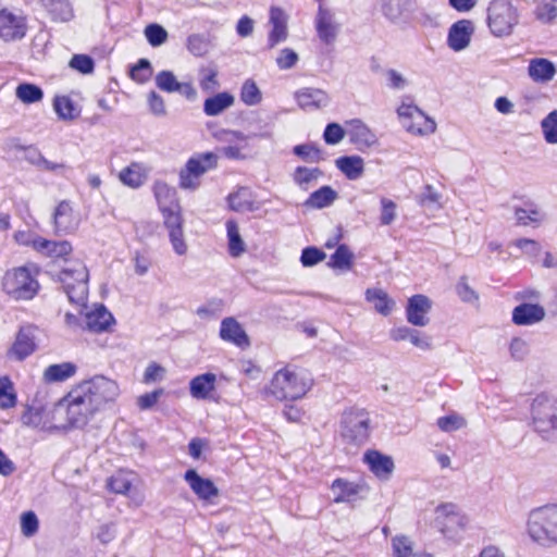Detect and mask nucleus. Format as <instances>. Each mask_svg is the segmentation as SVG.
Wrapping results in <instances>:
<instances>
[{
  "label": "nucleus",
  "instance_id": "nucleus-1",
  "mask_svg": "<svg viewBox=\"0 0 557 557\" xmlns=\"http://www.w3.org/2000/svg\"><path fill=\"white\" fill-rule=\"evenodd\" d=\"M97 411L86 392L77 385L55 405L51 419L59 422L61 430L83 428Z\"/></svg>",
  "mask_w": 557,
  "mask_h": 557
},
{
  "label": "nucleus",
  "instance_id": "nucleus-2",
  "mask_svg": "<svg viewBox=\"0 0 557 557\" xmlns=\"http://www.w3.org/2000/svg\"><path fill=\"white\" fill-rule=\"evenodd\" d=\"M312 386V379L304 371L285 367L276 371L268 386V393L277 400H297Z\"/></svg>",
  "mask_w": 557,
  "mask_h": 557
},
{
  "label": "nucleus",
  "instance_id": "nucleus-3",
  "mask_svg": "<svg viewBox=\"0 0 557 557\" xmlns=\"http://www.w3.org/2000/svg\"><path fill=\"white\" fill-rule=\"evenodd\" d=\"M527 531L531 540L543 547L557 545V505H546L531 510Z\"/></svg>",
  "mask_w": 557,
  "mask_h": 557
},
{
  "label": "nucleus",
  "instance_id": "nucleus-4",
  "mask_svg": "<svg viewBox=\"0 0 557 557\" xmlns=\"http://www.w3.org/2000/svg\"><path fill=\"white\" fill-rule=\"evenodd\" d=\"M36 275L27 265L9 269L2 276L1 289L15 301L32 300L40 289Z\"/></svg>",
  "mask_w": 557,
  "mask_h": 557
},
{
  "label": "nucleus",
  "instance_id": "nucleus-5",
  "mask_svg": "<svg viewBox=\"0 0 557 557\" xmlns=\"http://www.w3.org/2000/svg\"><path fill=\"white\" fill-rule=\"evenodd\" d=\"M89 273L86 265L79 261H69L59 273V280L72 304L85 306L88 297Z\"/></svg>",
  "mask_w": 557,
  "mask_h": 557
},
{
  "label": "nucleus",
  "instance_id": "nucleus-6",
  "mask_svg": "<svg viewBox=\"0 0 557 557\" xmlns=\"http://www.w3.org/2000/svg\"><path fill=\"white\" fill-rule=\"evenodd\" d=\"M486 23L495 37H508L519 23V12L510 0H492L486 10Z\"/></svg>",
  "mask_w": 557,
  "mask_h": 557
},
{
  "label": "nucleus",
  "instance_id": "nucleus-7",
  "mask_svg": "<svg viewBox=\"0 0 557 557\" xmlns=\"http://www.w3.org/2000/svg\"><path fill=\"white\" fill-rule=\"evenodd\" d=\"M218 165V157L213 152L198 153L189 158L178 173L181 189L195 191L201 185V177Z\"/></svg>",
  "mask_w": 557,
  "mask_h": 557
},
{
  "label": "nucleus",
  "instance_id": "nucleus-8",
  "mask_svg": "<svg viewBox=\"0 0 557 557\" xmlns=\"http://www.w3.org/2000/svg\"><path fill=\"white\" fill-rule=\"evenodd\" d=\"M218 165V157L213 152L198 153L189 158L178 173L181 189L195 191L201 185V177Z\"/></svg>",
  "mask_w": 557,
  "mask_h": 557
},
{
  "label": "nucleus",
  "instance_id": "nucleus-9",
  "mask_svg": "<svg viewBox=\"0 0 557 557\" xmlns=\"http://www.w3.org/2000/svg\"><path fill=\"white\" fill-rule=\"evenodd\" d=\"M218 165V157L213 152L198 153L189 158L178 173L181 189L195 191L201 185V177Z\"/></svg>",
  "mask_w": 557,
  "mask_h": 557
},
{
  "label": "nucleus",
  "instance_id": "nucleus-10",
  "mask_svg": "<svg viewBox=\"0 0 557 557\" xmlns=\"http://www.w3.org/2000/svg\"><path fill=\"white\" fill-rule=\"evenodd\" d=\"M532 425L542 437L557 431V400L546 394L537 395L531 405Z\"/></svg>",
  "mask_w": 557,
  "mask_h": 557
},
{
  "label": "nucleus",
  "instance_id": "nucleus-11",
  "mask_svg": "<svg viewBox=\"0 0 557 557\" xmlns=\"http://www.w3.org/2000/svg\"><path fill=\"white\" fill-rule=\"evenodd\" d=\"M370 435V417L363 409L344 411L341 420V436L355 446L363 445Z\"/></svg>",
  "mask_w": 557,
  "mask_h": 557
},
{
  "label": "nucleus",
  "instance_id": "nucleus-12",
  "mask_svg": "<svg viewBox=\"0 0 557 557\" xmlns=\"http://www.w3.org/2000/svg\"><path fill=\"white\" fill-rule=\"evenodd\" d=\"M78 386L83 392H86V395L98 411L108 403L114 401L120 395L117 383L103 375H96L90 380L82 382Z\"/></svg>",
  "mask_w": 557,
  "mask_h": 557
},
{
  "label": "nucleus",
  "instance_id": "nucleus-13",
  "mask_svg": "<svg viewBox=\"0 0 557 557\" xmlns=\"http://www.w3.org/2000/svg\"><path fill=\"white\" fill-rule=\"evenodd\" d=\"M397 114L403 126L411 134L428 135L436 129L435 122L411 102L401 101Z\"/></svg>",
  "mask_w": 557,
  "mask_h": 557
},
{
  "label": "nucleus",
  "instance_id": "nucleus-14",
  "mask_svg": "<svg viewBox=\"0 0 557 557\" xmlns=\"http://www.w3.org/2000/svg\"><path fill=\"white\" fill-rule=\"evenodd\" d=\"M223 144L220 153L230 160H245L248 156V136L238 131H222L218 136Z\"/></svg>",
  "mask_w": 557,
  "mask_h": 557
},
{
  "label": "nucleus",
  "instance_id": "nucleus-15",
  "mask_svg": "<svg viewBox=\"0 0 557 557\" xmlns=\"http://www.w3.org/2000/svg\"><path fill=\"white\" fill-rule=\"evenodd\" d=\"M53 227L57 235L74 233L79 226V216L74 212L73 206L67 200L58 203L53 212Z\"/></svg>",
  "mask_w": 557,
  "mask_h": 557
},
{
  "label": "nucleus",
  "instance_id": "nucleus-16",
  "mask_svg": "<svg viewBox=\"0 0 557 557\" xmlns=\"http://www.w3.org/2000/svg\"><path fill=\"white\" fill-rule=\"evenodd\" d=\"M271 30L268 34V48L273 49L288 37V15L280 7L272 5L269 11Z\"/></svg>",
  "mask_w": 557,
  "mask_h": 557
},
{
  "label": "nucleus",
  "instance_id": "nucleus-17",
  "mask_svg": "<svg viewBox=\"0 0 557 557\" xmlns=\"http://www.w3.org/2000/svg\"><path fill=\"white\" fill-rule=\"evenodd\" d=\"M332 492L335 494V503H351L358 498H364L369 492L366 482H351L345 479H336L331 485Z\"/></svg>",
  "mask_w": 557,
  "mask_h": 557
},
{
  "label": "nucleus",
  "instance_id": "nucleus-18",
  "mask_svg": "<svg viewBox=\"0 0 557 557\" xmlns=\"http://www.w3.org/2000/svg\"><path fill=\"white\" fill-rule=\"evenodd\" d=\"M474 33V25L470 20H459L454 23L447 35V46L456 52L467 49Z\"/></svg>",
  "mask_w": 557,
  "mask_h": 557
},
{
  "label": "nucleus",
  "instance_id": "nucleus-19",
  "mask_svg": "<svg viewBox=\"0 0 557 557\" xmlns=\"http://www.w3.org/2000/svg\"><path fill=\"white\" fill-rule=\"evenodd\" d=\"M26 21L8 10L0 11V37L5 41L20 40L26 35Z\"/></svg>",
  "mask_w": 557,
  "mask_h": 557
},
{
  "label": "nucleus",
  "instance_id": "nucleus-20",
  "mask_svg": "<svg viewBox=\"0 0 557 557\" xmlns=\"http://www.w3.org/2000/svg\"><path fill=\"white\" fill-rule=\"evenodd\" d=\"M432 301L422 294L413 295L408 299L406 307L407 321L414 326H425L430 319L428 313L431 311Z\"/></svg>",
  "mask_w": 557,
  "mask_h": 557
},
{
  "label": "nucleus",
  "instance_id": "nucleus-21",
  "mask_svg": "<svg viewBox=\"0 0 557 557\" xmlns=\"http://www.w3.org/2000/svg\"><path fill=\"white\" fill-rule=\"evenodd\" d=\"M190 490L201 500H211L219 495V490L210 479L202 478L195 469H188L184 474Z\"/></svg>",
  "mask_w": 557,
  "mask_h": 557
},
{
  "label": "nucleus",
  "instance_id": "nucleus-22",
  "mask_svg": "<svg viewBox=\"0 0 557 557\" xmlns=\"http://www.w3.org/2000/svg\"><path fill=\"white\" fill-rule=\"evenodd\" d=\"M295 98L298 106L306 111L322 109L330 103L326 91L319 88H301L296 91Z\"/></svg>",
  "mask_w": 557,
  "mask_h": 557
},
{
  "label": "nucleus",
  "instance_id": "nucleus-23",
  "mask_svg": "<svg viewBox=\"0 0 557 557\" xmlns=\"http://www.w3.org/2000/svg\"><path fill=\"white\" fill-rule=\"evenodd\" d=\"M363 461L371 472L381 480H388L395 468L392 457L377 450H368L363 456Z\"/></svg>",
  "mask_w": 557,
  "mask_h": 557
},
{
  "label": "nucleus",
  "instance_id": "nucleus-24",
  "mask_svg": "<svg viewBox=\"0 0 557 557\" xmlns=\"http://www.w3.org/2000/svg\"><path fill=\"white\" fill-rule=\"evenodd\" d=\"M348 136L359 149L369 148L376 144V135L359 119L347 122Z\"/></svg>",
  "mask_w": 557,
  "mask_h": 557
},
{
  "label": "nucleus",
  "instance_id": "nucleus-25",
  "mask_svg": "<svg viewBox=\"0 0 557 557\" xmlns=\"http://www.w3.org/2000/svg\"><path fill=\"white\" fill-rule=\"evenodd\" d=\"M220 337L240 348L249 346L248 335L234 318H225L222 320Z\"/></svg>",
  "mask_w": 557,
  "mask_h": 557
},
{
  "label": "nucleus",
  "instance_id": "nucleus-26",
  "mask_svg": "<svg viewBox=\"0 0 557 557\" xmlns=\"http://www.w3.org/2000/svg\"><path fill=\"white\" fill-rule=\"evenodd\" d=\"M315 27L319 38L324 44L330 45L335 41L339 26L330 11L324 9L319 10L315 20Z\"/></svg>",
  "mask_w": 557,
  "mask_h": 557
},
{
  "label": "nucleus",
  "instance_id": "nucleus-27",
  "mask_svg": "<svg viewBox=\"0 0 557 557\" xmlns=\"http://www.w3.org/2000/svg\"><path fill=\"white\" fill-rule=\"evenodd\" d=\"M150 169L140 162H132L119 173L121 183L131 188H139L148 178Z\"/></svg>",
  "mask_w": 557,
  "mask_h": 557
},
{
  "label": "nucleus",
  "instance_id": "nucleus-28",
  "mask_svg": "<svg viewBox=\"0 0 557 557\" xmlns=\"http://www.w3.org/2000/svg\"><path fill=\"white\" fill-rule=\"evenodd\" d=\"M114 322L112 313L103 305L97 306L85 317L86 327L95 333L109 331Z\"/></svg>",
  "mask_w": 557,
  "mask_h": 557
},
{
  "label": "nucleus",
  "instance_id": "nucleus-29",
  "mask_svg": "<svg viewBox=\"0 0 557 557\" xmlns=\"http://www.w3.org/2000/svg\"><path fill=\"white\" fill-rule=\"evenodd\" d=\"M21 420L24 425L34 429L44 431L61 430L59 422L54 424L50 422L49 413L42 408L27 407Z\"/></svg>",
  "mask_w": 557,
  "mask_h": 557
},
{
  "label": "nucleus",
  "instance_id": "nucleus-30",
  "mask_svg": "<svg viewBox=\"0 0 557 557\" xmlns=\"http://www.w3.org/2000/svg\"><path fill=\"white\" fill-rule=\"evenodd\" d=\"M545 317L543 307L534 304H521L512 311V321L517 325H531Z\"/></svg>",
  "mask_w": 557,
  "mask_h": 557
},
{
  "label": "nucleus",
  "instance_id": "nucleus-31",
  "mask_svg": "<svg viewBox=\"0 0 557 557\" xmlns=\"http://www.w3.org/2000/svg\"><path fill=\"white\" fill-rule=\"evenodd\" d=\"M412 0H380L381 13L391 23L398 24L406 20Z\"/></svg>",
  "mask_w": 557,
  "mask_h": 557
},
{
  "label": "nucleus",
  "instance_id": "nucleus-32",
  "mask_svg": "<svg viewBox=\"0 0 557 557\" xmlns=\"http://www.w3.org/2000/svg\"><path fill=\"white\" fill-rule=\"evenodd\" d=\"M528 74L535 83H548L556 74V66L548 59L535 58L529 63Z\"/></svg>",
  "mask_w": 557,
  "mask_h": 557
},
{
  "label": "nucleus",
  "instance_id": "nucleus-33",
  "mask_svg": "<svg viewBox=\"0 0 557 557\" xmlns=\"http://www.w3.org/2000/svg\"><path fill=\"white\" fill-rule=\"evenodd\" d=\"M34 331L30 326L21 327L16 339L11 348V354L17 359L23 360L35 350Z\"/></svg>",
  "mask_w": 557,
  "mask_h": 557
},
{
  "label": "nucleus",
  "instance_id": "nucleus-34",
  "mask_svg": "<svg viewBox=\"0 0 557 557\" xmlns=\"http://www.w3.org/2000/svg\"><path fill=\"white\" fill-rule=\"evenodd\" d=\"M33 247L51 258H63L72 251V245L67 240L54 242L40 237L33 240Z\"/></svg>",
  "mask_w": 557,
  "mask_h": 557
},
{
  "label": "nucleus",
  "instance_id": "nucleus-35",
  "mask_svg": "<svg viewBox=\"0 0 557 557\" xmlns=\"http://www.w3.org/2000/svg\"><path fill=\"white\" fill-rule=\"evenodd\" d=\"M53 22L67 23L74 17V10L69 0H40Z\"/></svg>",
  "mask_w": 557,
  "mask_h": 557
},
{
  "label": "nucleus",
  "instance_id": "nucleus-36",
  "mask_svg": "<svg viewBox=\"0 0 557 557\" xmlns=\"http://www.w3.org/2000/svg\"><path fill=\"white\" fill-rule=\"evenodd\" d=\"M216 376L213 373H205L195 376L189 383L190 395L196 399H206L215 388Z\"/></svg>",
  "mask_w": 557,
  "mask_h": 557
},
{
  "label": "nucleus",
  "instance_id": "nucleus-37",
  "mask_svg": "<svg viewBox=\"0 0 557 557\" xmlns=\"http://www.w3.org/2000/svg\"><path fill=\"white\" fill-rule=\"evenodd\" d=\"M152 189L160 210L170 207L177 208L180 205L175 188L171 187L165 182L156 181Z\"/></svg>",
  "mask_w": 557,
  "mask_h": 557
},
{
  "label": "nucleus",
  "instance_id": "nucleus-38",
  "mask_svg": "<svg viewBox=\"0 0 557 557\" xmlns=\"http://www.w3.org/2000/svg\"><path fill=\"white\" fill-rule=\"evenodd\" d=\"M234 96L224 91L205 100L203 112L208 116H216L234 104Z\"/></svg>",
  "mask_w": 557,
  "mask_h": 557
},
{
  "label": "nucleus",
  "instance_id": "nucleus-39",
  "mask_svg": "<svg viewBox=\"0 0 557 557\" xmlns=\"http://www.w3.org/2000/svg\"><path fill=\"white\" fill-rule=\"evenodd\" d=\"M337 169L343 172L348 180L359 178L364 171L363 159L359 156H345L336 159Z\"/></svg>",
  "mask_w": 557,
  "mask_h": 557
},
{
  "label": "nucleus",
  "instance_id": "nucleus-40",
  "mask_svg": "<svg viewBox=\"0 0 557 557\" xmlns=\"http://www.w3.org/2000/svg\"><path fill=\"white\" fill-rule=\"evenodd\" d=\"M366 299L373 304L374 309L383 315H388L395 306V301L381 288H368Z\"/></svg>",
  "mask_w": 557,
  "mask_h": 557
},
{
  "label": "nucleus",
  "instance_id": "nucleus-41",
  "mask_svg": "<svg viewBox=\"0 0 557 557\" xmlns=\"http://www.w3.org/2000/svg\"><path fill=\"white\" fill-rule=\"evenodd\" d=\"M337 193L331 186H322L311 193L304 205L311 209H323L330 207L337 199Z\"/></svg>",
  "mask_w": 557,
  "mask_h": 557
},
{
  "label": "nucleus",
  "instance_id": "nucleus-42",
  "mask_svg": "<svg viewBox=\"0 0 557 557\" xmlns=\"http://www.w3.org/2000/svg\"><path fill=\"white\" fill-rule=\"evenodd\" d=\"M76 366L72 362H62L49 366L44 372L46 382H63L76 372Z\"/></svg>",
  "mask_w": 557,
  "mask_h": 557
},
{
  "label": "nucleus",
  "instance_id": "nucleus-43",
  "mask_svg": "<svg viewBox=\"0 0 557 557\" xmlns=\"http://www.w3.org/2000/svg\"><path fill=\"white\" fill-rule=\"evenodd\" d=\"M515 216L517 223L523 226L530 224H540L545 219V214L534 203L525 205L523 208H516Z\"/></svg>",
  "mask_w": 557,
  "mask_h": 557
},
{
  "label": "nucleus",
  "instance_id": "nucleus-44",
  "mask_svg": "<svg viewBox=\"0 0 557 557\" xmlns=\"http://www.w3.org/2000/svg\"><path fill=\"white\" fill-rule=\"evenodd\" d=\"M53 109L58 116L64 121H73L79 116L81 110L67 96H57L53 99Z\"/></svg>",
  "mask_w": 557,
  "mask_h": 557
},
{
  "label": "nucleus",
  "instance_id": "nucleus-45",
  "mask_svg": "<svg viewBox=\"0 0 557 557\" xmlns=\"http://www.w3.org/2000/svg\"><path fill=\"white\" fill-rule=\"evenodd\" d=\"M354 262V253L345 244L337 246L334 253L331 256L329 267L339 270L348 271L351 269Z\"/></svg>",
  "mask_w": 557,
  "mask_h": 557
},
{
  "label": "nucleus",
  "instance_id": "nucleus-46",
  "mask_svg": "<svg viewBox=\"0 0 557 557\" xmlns=\"http://www.w3.org/2000/svg\"><path fill=\"white\" fill-rule=\"evenodd\" d=\"M322 174L318 168L298 166L293 173V180L301 189L307 190L310 184L317 182Z\"/></svg>",
  "mask_w": 557,
  "mask_h": 557
},
{
  "label": "nucleus",
  "instance_id": "nucleus-47",
  "mask_svg": "<svg viewBox=\"0 0 557 557\" xmlns=\"http://www.w3.org/2000/svg\"><path fill=\"white\" fill-rule=\"evenodd\" d=\"M15 95L23 103L39 102L44 97L42 89L30 83H22L15 89Z\"/></svg>",
  "mask_w": 557,
  "mask_h": 557
},
{
  "label": "nucleus",
  "instance_id": "nucleus-48",
  "mask_svg": "<svg viewBox=\"0 0 557 557\" xmlns=\"http://www.w3.org/2000/svg\"><path fill=\"white\" fill-rule=\"evenodd\" d=\"M228 237V251L232 257H239L245 251V243L240 237L238 226L235 221L226 223Z\"/></svg>",
  "mask_w": 557,
  "mask_h": 557
},
{
  "label": "nucleus",
  "instance_id": "nucleus-49",
  "mask_svg": "<svg viewBox=\"0 0 557 557\" xmlns=\"http://www.w3.org/2000/svg\"><path fill=\"white\" fill-rule=\"evenodd\" d=\"M240 100L246 106H257L262 101V92L253 79H246L240 89Z\"/></svg>",
  "mask_w": 557,
  "mask_h": 557
},
{
  "label": "nucleus",
  "instance_id": "nucleus-50",
  "mask_svg": "<svg viewBox=\"0 0 557 557\" xmlns=\"http://www.w3.org/2000/svg\"><path fill=\"white\" fill-rule=\"evenodd\" d=\"M510 248L519 250L518 256L535 258L540 255L542 247L539 242L530 238H518L509 243Z\"/></svg>",
  "mask_w": 557,
  "mask_h": 557
},
{
  "label": "nucleus",
  "instance_id": "nucleus-51",
  "mask_svg": "<svg viewBox=\"0 0 557 557\" xmlns=\"http://www.w3.org/2000/svg\"><path fill=\"white\" fill-rule=\"evenodd\" d=\"M392 556L393 557H412L413 543L407 535H395L392 537Z\"/></svg>",
  "mask_w": 557,
  "mask_h": 557
},
{
  "label": "nucleus",
  "instance_id": "nucleus-52",
  "mask_svg": "<svg viewBox=\"0 0 557 557\" xmlns=\"http://www.w3.org/2000/svg\"><path fill=\"white\" fill-rule=\"evenodd\" d=\"M16 404V394L8 376L0 377V408L9 409Z\"/></svg>",
  "mask_w": 557,
  "mask_h": 557
},
{
  "label": "nucleus",
  "instance_id": "nucleus-53",
  "mask_svg": "<svg viewBox=\"0 0 557 557\" xmlns=\"http://www.w3.org/2000/svg\"><path fill=\"white\" fill-rule=\"evenodd\" d=\"M544 139L548 144H557V110L549 112L541 122Z\"/></svg>",
  "mask_w": 557,
  "mask_h": 557
},
{
  "label": "nucleus",
  "instance_id": "nucleus-54",
  "mask_svg": "<svg viewBox=\"0 0 557 557\" xmlns=\"http://www.w3.org/2000/svg\"><path fill=\"white\" fill-rule=\"evenodd\" d=\"M145 36L147 41L152 47H159L163 45L168 39V32L165 28L159 24H149L146 26Z\"/></svg>",
  "mask_w": 557,
  "mask_h": 557
},
{
  "label": "nucleus",
  "instance_id": "nucleus-55",
  "mask_svg": "<svg viewBox=\"0 0 557 557\" xmlns=\"http://www.w3.org/2000/svg\"><path fill=\"white\" fill-rule=\"evenodd\" d=\"M152 75L151 63L147 59H140L136 65L131 69V77L133 81L144 84L150 79Z\"/></svg>",
  "mask_w": 557,
  "mask_h": 557
},
{
  "label": "nucleus",
  "instance_id": "nucleus-56",
  "mask_svg": "<svg viewBox=\"0 0 557 557\" xmlns=\"http://www.w3.org/2000/svg\"><path fill=\"white\" fill-rule=\"evenodd\" d=\"M156 85L165 92H176L180 82L171 71H161L156 76Z\"/></svg>",
  "mask_w": 557,
  "mask_h": 557
},
{
  "label": "nucleus",
  "instance_id": "nucleus-57",
  "mask_svg": "<svg viewBox=\"0 0 557 557\" xmlns=\"http://www.w3.org/2000/svg\"><path fill=\"white\" fill-rule=\"evenodd\" d=\"M293 151L305 161L319 162L323 159L321 150L312 144L297 145Z\"/></svg>",
  "mask_w": 557,
  "mask_h": 557
},
{
  "label": "nucleus",
  "instance_id": "nucleus-58",
  "mask_svg": "<svg viewBox=\"0 0 557 557\" xmlns=\"http://www.w3.org/2000/svg\"><path fill=\"white\" fill-rule=\"evenodd\" d=\"M164 220V225L171 232V230L183 228V218L181 214V206L177 208L170 207L160 210Z\"/></svg>",
  "mask_w": 557,
  "mask_h": 557
},
{
  "label": "nucleus",
  "instance_id": "nucleus-59",
  "mask_svg": "<svg viewBox=\"0 0 557 557\" xmlns=\"http://www.w3.org/2000/svg\"><path fill=\"white\" fill-rule=\"evenodd\" d=\"M39 521L34 511L23 512L21 516V531L26 537H32L38 532Z\"/></svg>",
  "mask_w": 557,
  "mask_h": 557
},
{
  "label": "nucleus",
  "instance_id": "nucleus-60",
  "mask_svg": "<svg viewBox=\"0 0 557 557\" xmlns=\"http://www.w3.org/2000/svg\"><path fill=\"white\" fill-rule=\"evenodd\" d=\"M466 425V420L459 414H449L437 419V426L444 432L457 431Z\"/></svg>",
  "mask_w": 557,
  "mask_h": 557
},
{
  "label": "nucleus",
  "instance_id": "nucleus-61",
  "mask_svg": "<svg viewBox=\"0 0 557 557\" xmlns=\"http://www.w3.org/2000/svg\"><path fill=\"white\" fill-rule=\"evenodd\" d=\"M442 195L430 184L423 187V190L418 196V202L421 206H436L441 208Z\"/></svg>",
  "mask_w": 557,
  "mask_h": 557
},
{
  "label": "nucleus",
  "instance_id": "nucleus-62",
  "mask_svg": "<svg viewBox=\"0 0 557 557\" xmlns=\"http://www.w3.org/2000/svg\"><path fill=\"white\" fill-rule=\"evenodd\" d=\"M199 86L205 92H213L219 87L218 72L214 69H203Z\"/></svg>",
  "mask_w": 557,
  "mask_h": 557
},
{
  "label": "nucleus",
  "instance_id": "nucleus-63",
  "mask_svg": "<svg viewBox=\"0 0 557 557\" xmlns=\"http://www.w3.org/2000/svg\"><path fill=\"white\" fill-rule=\"evenodd\" d=\"M70 66L82 74H90L94 72L95 62L87 54H75L70 61Z\"/></svg>",
  "mask_w": 557,
  "mask_h": 557
},
{
  "label": "nucleus",
  "instance_id": "nucleus-64",
  "mask_svg": "<svg viewBox=\"0 0 557 557\" xmlns=\"http://www.w3.org/2000/svg\"><path fill=\"white\" fill-rule=\"evenodd\" d=\"M246 190L239 189L228 196V206L234 211H246L251 209V201L246 198Z\"/></svg>",
  "mask_w": 557,
  "mask_h": 557
}]
</instances>
